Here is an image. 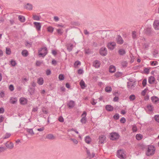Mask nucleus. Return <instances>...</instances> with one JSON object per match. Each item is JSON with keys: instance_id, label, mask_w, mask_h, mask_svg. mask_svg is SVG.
Instances as JSON below:
<instances>
[{"instance_id": "nucleus-1", "label": "nucleus", "mask_w": 159, "mask_h": 159, "mask_svg": "<svg viewBox=\"0 0 159 159\" xmlns=\"http://www.w3.org/2000/svg\"><path fill=\"white\" fill-rule=\"evenodd\" d=\"M155 149L153 146H150L148 148L146 155L148 156L153 155L155 153Z\"/></svg>"}, {"instance_id": "nucleus-2", "label": "nucleus", "mask_w": 159, "mask_h": 159, "mask_svg": "<svg viewBox=\"0 0 159 159\" xmlns=\"http://www.w3.org/2000/svg\"><path fill=\"white\" fill-rule=\"evenodd\" d=\"M39 55L42 57H45L48 53L47 48L46 47H44L40 48L38 51Z\"/></svg>"}, {"instance_id": "nucleus-3", "label": "nucleus", "mask_w": 159, "mask_h": 159, "mask_svg": "<svg viewBox=\"0 0 159 159\" xmlns=\"http://www.w3.org/2000/svg\"><path fill=\"white\" fill-rule=\"evenodd\" d=\"M125 154L124 153V151L123 150H118L117 153V156L121 159H124L125 158L124 156Z\"/></svg>"}, {"instance_id": "nucleus-4", "label": "nucleus", "mask_w": 159, "mask_h": 159, "mask_svg": "<svg viewBox=\"0 0 159 159\" xmlns=\"http://www.w3.org/2000/svg\"><path fill=\"white\" fill-rule=\"evenodd\" d=\"M119 134L113 132L111 134L110 139L112 140H115L119 138Z\"/></svg>"}, {"instance_id": "nucleus-5", "label": "nucleus", "mask_w": 159, "mask_h": 159, "mask_svg": "<svg viewBox=\"0 0 159 159\" xmlns=\"http://www.w3.org/2000/svg\"><path fill=\"white\" fill-rule=\"evenodd\" d=\"M107 50L105 47H102L100 49V54L102 56H106L107 54Z\"/></svg>"}, {"instance_id": "nucleus-6", "label": "nucleus", "mask_w": 159, "mask_h": 159, "mask_svg": "<svg viewBox=\"0 0 159 159\" xmlns=\"http://www.w3.org/2000/svg\"><path fill=\"white\" fill-rule=\"evenodd\" d=\"M116 46V43L114 42H111L109 43L107 45L108 48L111 50L114 49Z\"/></svg>"}, {"instance_id": "nucleus-7", "label": "nucleus", "mask_w": 159, "mask_h": 159, "mask_svg": "<svg viewBox=\"0 0 159 159\" xmlns=\"http://www.w3.org/2000/svg\"><path fill=\"white\" fill-rule=\"evenodd\" d=\"M87 115V113L85 111H84L81 115L82 116V119L80 121L82 124H85L86 122V116Z\"/></svg>"}, {"instance_id": "nucleus-8", "label": "nucleus", "mask_w": 159, "mask_h": 159, "mask_svg": "<svg viewBox=\"0 0 159 159\" xmlns=\"http://www.w3.org/2000/svg\"><path fill=\"white\" fill-rule=\"evenodd\" d=\"M116 41L117 44H122L124 43V40L120 35H118L116 38Z\"/></svg>"}, {"instance_id": "nucleus-9", "label": "nucleus", "mask_w": 159, "mask_h": 159, "mask_svg": "<svg viewBox=\"0 0 159 159\" xmlns=\"http://www.w3.org/2000/svg\"><path fill=\"white\" fill-rule=\"evenodd\" d=\"M135 83L131 81L127 82V87L130 89H132L135 86Z\"/></svg>"}, {"instance_id": "nucleus-10", "label": "nucleus", "mask_w": 159, "mask_h": 159, "mask_svg": "<svg viewBox=\"0 0 159 159\" xmlns=\"http://www.w3.org/2000/svg\"><path fill=\"white\" fill-rule=\"evenodd\" d=\"M99 142L101 143H103L106 141V137L104 135H101L99 137Z\"/></svg>"}, {"instance_id": "nucleus-11", "label": "nucleus", "mask_w": 159, "mask_h": 159, "mask_svg": "<svg viewBox=\"0 0 159 159\" xmlns=\"http://www.w3.org/2000/svg\"><path fill=\"white\" fill-rule=\"evenodd\" d=\"M5 145L8 148L12 149L13 148L14 144L11 142H7L5 143Z\"/></svg>"}, {"instance_id": "nucleus-12", "label": "nucleus", "mask_w": 159, "mask_h": 159, "mask_svg": "<svg viewBox=\"0 0 159 159\" xmlns=\"http://www.w3.org/2000/svg\"><path fill=\"white\" fill-rule=\"evenodd\" d=\"M34 24L37 30L39 31L40 30L41 26L40 23L35 22H34Z\"/></svg>"}, {"instance_id": "nucleus-13", "label": "nucleus", "mask_w": 159, "mask_h": 159, "mask_svg": "<svg viewBox=\"0 0 159 159\" xmlns=\"http://www.w3.org/2000/svg\"><path fill=\"white\" fill-rule=\"evenodd\" d=\"M153 26L156 30H159V21H155L153 23Z\"/></svg>"}, {"instance_id": "nucleus-14", "label": "nucleus", "mask_w": 159, "mask_h": 159, "mask_svg": "<svg viewBox=\"0 0 159 159\" xmlns=\"http://www.w3.org/2000/svg\"><path fill=\"white\" fill-rule=\"evenodd\" d=\"M24 8L29 10H31L33 9L32 5L30 3H27L24 6Z\"/></svg>"}, {"instance_id": "nucleus-15", "label": "nucleus", "mask_w": 159, "mask_h": 159, "mask_svg": "<svg viewBox=\"0 0 159 159\" xmlns=\"http://www.w3.org/2000/svg\"><path fill=\"white\" fill-rule=\"evenodd\" d=\"M105 108L107 111H111L114 109V107L110 105H107L105 107Z\"/></svg>"}, {"instance_id": "nucleus-16", "label": "nucleus", "mask_w": 159, "mask_h": 159, "mask_svg": "<svg viewBox=\"0 0 159 159\" xmlns=\"http://www.w3.org/2000/svg\"><path fill=\"white\" fill-rule=\"evenodd\" d=\"M20 102L21 104L25 105L27 103V100L24 98H21L20 99Z\"/></svg>"}, {"instance_id": "nucleus-17", "label": "nucleus", "mask_w": 159, "mask_h": 159, "mask_svg": "<svg viewBox=\"0 0 159 159\" xmlns=\"http://www.w3.org/2000/svg\"><path fill=\"white\" fill-rule=\"evenodd\" d=\"M100 62L98 60H96L93 62V66L96 68H98L100 66Z\"/></svg>"}, {"instance_id": "nucleus-18", "label": "nucleus", "mask_w": 159, "mask_h": 159, "mask_svg": "<svg viewBox=\"0 0 159 159\" xmlns=\"http://www.w3.org/2000/svg\"><path fill=\"white\" fill-rule=\"evenodd\" d=\"M152 32V29L150 28H148L144 30V33L147 35H150Z\"/></svg>"}, {"instance_id": "nucleus-19", "label": "nucleus", "mask_w": 159, "mask_h": 159, "mask_svg": "<svg viewBox=\"0 0 159 159\" xmlns=\"http://www.w3.org/2000/svg\"><path fill=\"white\" fill-rule=\"evenodd\" d=\"M116 67L113 65H111L109 69V72L111 73H114L116 71Z\"/></svg>"}, {"instance_id": "nucleus-20", "label": "nucleus", "mask_w": 159, "mask_h": 159, "mask_svg": "<svg viewBox=\"0 0 159 159\" xmlns=\"http://www.w3.org/2000/svg\"><path fill=\"white\" fill-rule=\"evenodd\" d=\"M155 81V78L153 76H151L148 78V81L149 83L150 84L153 83Z\"/></svg>"}, {"instance_id": "nucleus-21", "label": "nucleus", "mask_w": 159, "mask_h": 159, "mask_svg": "<svg viewBox=\"0 0 159 159\" xmlns=\"http://www.w3.org/2000/svg\"><path fill=\"white\" fill-rule=\"evenodd\" d=\"M152 101L155 103H157L159 101V98L156 96H153L151 98Z\"/></svg>"}, {"instance_id": "nucleus-22", "label": "nucleus", "mask_w": 159, "mask_h": 159, "mask_svg": "<svg viewBox=\"0 0 159 159\" xmlns=\"http://www.w3.org/2000/svg\"><path fill=\"white\" fill-rule=\"evenodd\" d=\"M75 105V102L73 101H70L67 104V106L70 108H73Z\"/></svg>"}, {"instance_id": "nucleus-23", "label": "nucleus", "mask_w": 159, "mask_h": 159, "mask_svg": "<svg viewBox=\"0 0 159 159\" xmlns=\"http://www.w3.org/2000/svg\"><path fill=\"white\" fill-rule=\"evenodd\" d=\"M67 47L68 50L69 52H70L73 49V45L71 43L68 44L67 45Z\"/></svg>"}, {"instance_id": "nucleus-24", "label": "nucleus", "mask_w": 159, "mask_h": 159, "mask_svg": "<svg viewBox=\"0 0 159 159\" xmlns=\"http://www.w3.org/2000/svg\"><path fill=\"white\" fill-rule=\"evenodd\" d=\"M43 79L42 77H40L37 80V83L39 85H42L43 83Z\"/></svg>"}, {"instance_id": "nucleus-25", "label": "nucleus", "mask_w": 159, "mask_h": 159, "mask_svg": "<svg viewBox=\"0 0 159 159\" xmlns=\"http://www.w3.org/2000/svg\"><path fill=\"white\" fill-rule=\"evenodd\" d=\"M118 53L120 55H123L126 53L125 51L122 49H120L118 51Z\"/></svg>"}, {"instance_id": "nucleus-26", "label": "nucleus", "mask_w": 159, "mask_h": 159, "mask_svg": "<svg viewBox=\"0 0 159 159\" xmlns=\"http://www.w3.org/2000/svg\"><path fill=\"white\" fill-rule=\"evenodd\" d=\"M17 101V98H11L10 99V102L12 104H15Z\"/></svg>"}, {"instance_id": "nucleus-27", "label": "nucleus", "mask_w": 159, "mask_h": 159, "mask_svg": "<svg viewBox=\"0 0 159 159\" xmlns=\"http://www.w3.org/2000/svg\"><path fill=\"white\" fill-rule=\"evenodd\" d=\"M80 85L82 89H84L86 87L85 83L83 80L80 81Z\"/></svg>"}, {"instance_id": "nucleus-28", "label": "nucleus", "mask_w": 159, "mask_h": 159, "mask_svg": "<svg viewBox=\"0 0 159 159\" xmlns=\"http://www.w3.org/2000/svg\"><path fill=\"white\" fill-rule=\"evenodd\" d=\"M146 108L149 111H152L153 110V107L151 105L148 104L147 105Z\"/></svg>"}, {"instance_id": "nucleus-29", "label": "nucleus", "mask_w": 159, "mask_h": 159, "mask_svg": "<svg viewBox=\"0 0 159 159\" xmlns=\"http://www.w3.org/2000/svg\"><path fill=\"white\" fill-rule=\"evenodd\" d=\"M26 130L28 133H29L31 135H33L34 134V133L32 129L26 128Z\"/></svg>"}, {"instance_id": "nucleus-30", "label": "nucleus", "mask_w": 159, "mask_h": 159, "mask_svg": "<svg viewBox=\"0 0 159 159\" xmlns=\"http://www.w3.org/2000/svg\"><path fill=\"white\" fill-rule=\"evenodd\" d=\"M18 19L20 21L22 22H24L25 20V17L24 16L21 15L19 16Z\"/></svg>"}, {"instance_id": "nucleus-31", "label": "nucleus", "mask_w": 159, "mask_h": 159, "mask_svg": "<svg viewBox=\"0 0 159 159\" xmlns=\"http://www.w3.org/2000/svg\"><path fill=\"white\" fill-rule=\"evenodd\" d=\"M22 55L25 57H27L28 55V52L27 50H23L21 52Z\"/></svg>"}, {"instance_id": "nucleus-32", "label": "nucleus", "mask_w": 159, "mask_h": 159, "mask_svg": "<svg viewBox=\"0 0 159 159\" xmlns=\"http://www.w3.org/2000/svg\"><path fill=\"white\" fill-rule=\"evenodd\" d=\"M91 139L89 136H86L85 138V142L88 144H89L91 141Z\"/></svg>"}, {"instance_id": "nucleus-33", "label": "nucleus", "mask_w": 159, "mask_h": 159, "mask_svg": "<svg viewBox=\"0 0 159 159\" xmlns=\"http://www.w3.org/2000/svg\"><path fill=\"white\" fill-rule=\"evenodd\" d=\"M121 64L123 67L127 66L128 62L126 61H123L121 62Z\"/></svg>"}, {"instance_id": "nucleus-34", "label": "nucleus", "mask_w": 159, "mask_h": 159, "mask_svg": "<svg viewBox=\"0 0 159 159\" xmlns=\"http://www.w3.org/2000/svg\"><path fill=\"white\" fill-rule=\"evenodd\" d=\"M105 90L106 92L110 93L112 91V88L111 87L107 86L105 88Z\"/></svg>"}, {"instance_id": "nucleus-35", "label": "nucleus", "mask_w": 159, "mask_h": 159, "mask_svg": "<svg viewBox=\"0 0 159 159\" xmlns=\"http://www.w3.org/2000/svg\"><path fill=\"white\" fill-rule=\"evenodd\" d=\"M122 72H116L115 74V76L116 77V78H118L119 77H120L122 76Z\"/></svg>"}, {"instance_id": "nucleus-36", "label": "nucleus", "mask_w": 159, "mask_h": 159, "mask_svg": "<svg viewBox=\"0 0 159 159\" xmlns=\"http://www.w3.org/2000/svg\"><path fill=\"white\" fill-rule=\"evenodd\" d=\"M136 139L138 140H140L143 138V136L140 134H137L136 136Z\"/></svg>"}, {"instance_id": "nucleus-37", "label": "nucleus", "mask_w": 159, "mask_h": 159, "mask_svg": "<svg viewBox=\"0 0 159 159\" xmlns=\"http://www.w3.org/2000/svg\"><path fill=\"white\" fill-rule=\"evenodd\" d=\"M46 138L49 139H52L54 138V136L52 134H48L46 136Z\"/></svg>"}, {"instance_id": "nucleus-38", "label": "nucleus", "mask_w": 159, "mask_h": 159, "mask_svg": "<svg viewBox=\"0 0 159 159\" xmlns=\"http://www.w3.org/2000/svg\"><path fill=\"white\" fill-rule=\"evenodd\" d=\"M42 110L43 113L44 114H47L48 113V110H46V108L44 107L42 108Z\"/></svg>"}, {"instance_id": "nucleus-39", "label": "nucleus", "mask_w": 159, "mask_h": 159, "mask_svg": "<svg viewBox=\"0 0 159 159\" xmlns=\"http://www.w3.org/2000/svg\"><path fill=\"white\" fill-rule=\"evenodd\" d=\"M11 53V49L10 48H6V53L7 54L10 55Z\"/></svg>"}, {"instance_id": "nucleus-40", "label": "nucleus", "mask_w": 159, "mask_h": 159, "mask_svg": "<svg viewBox=\"0 0 159 159\" xmlns=\"http://www.w3.org/2000/svg\"><path fill=\"white\" fill-rule=\"evenodd\" d=\"M80 64L81 62L80 61H76L74 64V66L75 68H76L77 67L78 65H80Z\"/></svg>"}, {"instance_id": "nucleus-41", "label": "nucleus", "mask_w": 159, "mask_h": 159, "mask_svg": "<svg viewBox=\"0 0 159 159\" xmlns=\"http://www.w3.org/2000/svg\"><path fill=\"white\" fill-rule=\"evenodd\" d=\"M33 18L34 20H40L39 16L35 15H33Z\"/></svg>"}, {"instance_id": "nucleus-42", "label": "nucleus", "mask_w": 159, "mask_h": 159, "mask_svg": "<svg viewBox=\"0 0 159 159\" xmlns=\"http://www.w3.org/2000/svg\"><path fill=\"white\" fill-rule=\"evenodd\" d=\"M135 98V96L134 95L132 94L129 97V99L131 101L134 100Z\"/></svg>"}, {"instance_id": "nucleus-43", "label": "nucleus", "mask_w": 159, "mask_h": 159, "mask_svg": "<svg viewBox=\"0 0 159 159\" xmlns=\"http://www.w3.org/2000/svg\"><path fill=\"white\" fill-rule=\"evenodd\" d=\"M59 79L60 80H64V77L63 75L60 74L59 75Z\"/></svg>"}, {"instance_id": "nucleus-44", "label": "nucleus", "mask_w": 159, "mask_h": 159, "mask_svg": "<svg viewBox=\"0 0 159 159\" xmlns=\"http://www.w3.org/2000/svg\"><path fill=\"white\" fill-rule=\"evenodd\" d=\"M70 140L72 141L75 144H77L78 143V141L75 139L70 138Z\"/></svg>"}, {"instance_id": "nucleus-45", "label": "nucleus", "mask_w": 159, "mask_h": 159, "mask_svg": "<svg viewBox=\"0 0 159 159\" xmlns=\"http://www.w3.org/2000/svg\"><path fill=\"white\" fill-rule=\"evenodd\" d=\"M10 62L12 66H16V63L15 61L14 60H11Z\"/></svg>"}, {"instance_id": "nucleus-46", "label": "nucleus", "mask_w": 159, "mask_h": 159, "mask_svg": "<svg viewBox=\"0 0 159 159\" xmlns=\"http://www.w3.org/2000/svg\"><path fill=\"white\" fill-rule=\"evenodd\" d=\"M132 37L133 39H135L136 38V32L133 31L132 33Z\"/></svg>"}, {"instance_id": "nucleus-47", "label": "nucleus", "mask_w": 159, "mask_h": 159, "mask_svg": "<svg viewBox=\"0 0 159 159\" xmlns=\"http://www.w3.org/2000/svg\"><path fill=\"white\" fill-rule=\"evenodd\" d=\"M147 79H143V80L142 84L143 87H144L147 84Z\"/></svg>"}, {"instance_id": "nucleus-48", "label": "nucleus", "mask_w": 159, "mask_h": 159, "mask_svg": "<svg viewBox=\"0 0 159 159\" xmlns=\"http://www.w3.org/2000/svg\"><path fill=\"white\" fill-rule=\"evenodd\" d=\"M113 118L116 120H118L119 118V114L116 113L113 116Z\"/></svg>"}, {"instance_id": "nucleus-49", "label": "nucleus", "mask_w": 159, "mask_h": 159, "mask_svg": "<svg viewBox=\"0 0 159 159\" xmlns=\"http://www.w3.org/2000/svg\"><path fill=\"white\" fill-rule=\"evenodd\" d=\"M154 118L156 121L159 122V115H156L155 116Z\"/></svg>"}, {"instance_id": "nucleus-50", "label": "nucleus", "mask_w": 159, "mask_h": 159, "mask_svg": "<svg viewBox=\"0 0 159 159\" xmlns=\"http://www.w3.org/2000/svg\"><path fill=\"white\" fill-rule=\"evenodd\" d=\"M53 28L52 27H49L48 28V31L51 33L53 32Z\"/></svg>"}, {"instance_id": "nucleus-51", "label": "nucleus", "mask_w": 159, "mask_h": 159, "mask_svg": "<svg viewBox=\"0 0 159 159\" xmlns=\"http://www.w3.org/2000/svg\"><path fill=\"white\" fill-rule=\"evenodd\" d=\"M120 121L121 123H124L126 122V119L124 117H123L120 120Z\"/></svg>"}, {"instance_id": "nucleus-52", "label": "nucleus", "mask_w": 159, "mask_h": 159, "mask_svg": "<svg viewBox=\"0 0 159 159\" xmlns=\"http://www.w3.org/2000/svg\"><path fill=\"white\" fill-rule=\"evenodd\" d=\"M11 135V134H10L7 133L6 135L5 136L3 137V139H7Z\"/></svg>"}, {"instance_id": "nucleus-53", "label": "nucleus", "mask_w": 159, "mask_h": 159, "mask_svg": "<svg viewBox=\"0 0 159 159\" xmlns=\"http://www.w3.org/2000/svg\"><path fill=\"white\" fill-rule=\"evenodd\" d=\"M87 153L88 157L90 158H91V154L90 151L88 150H87Z\"/></svg>"}, {"instance_id": "nucleus-54", "label": "nucleus", "mask_w": 159, "mask_h": 159, "mask_svg": "<svg viewBox=\"0 0 159 159\" xmlns=\"http://www.w3.org/2000/svg\"><path fill=\"white\" fill-rule=\"evenodd\" d=\"M9 89L11 91H12L14 89V87L13 85L11 84L9 86Z\"/></svg>"}, {"instance_id": "nucleus-55", "label": "nucleus", "mask_w": 159, "mask_h": 159, "mask_svg": "<svg viewBox=\"0 0 159 159\" xmlns=\"http://www.w3.org/2000/svg\"><path fill=\"white\" fill-rule=\"evenodd\" d=\"M144 71L147 74H148L149 73V69L148 68H145L144 69Z\"/></svg>"}, {"instance_id": "nucleus-56", "label": "nucleus", "mask_w": 159, "mask_h": 159, "mask_svg": "<svg viewBox=\"0 0 159 159\" xmlns=\"http://www.w3.org/2000/svg\"><path fill=\"white\" fill-rule=\"evenodd\" d=\"M58 120L59 121L61 122H62L64 121V119L62 117V116H60L58 118Z\"/></svg>"}, {"instance_id": "nucleus-57", "label": "nucleus", "mask_w": 159, "mask_h": 159, "mask_svg": "<svg viewBox=\"0 0 159 159\" xmlns=\"http://www.w3.org/2000/svg\"><path fill=\"white\" fill-rule=\"evenodd\" d=\"M78 73L79 74H82L83 73V70L81 69H80L78 70Z\"/></svg>"}, {"instance_id": "nucleus-58", "label": "nucleus", "mask_w": 159, "mask_h": 159, "mask_svg": "<svg viewBox=\"0 0 159 159\" xmlns=\"http://www.w3.org/2000/svg\"><path fill=\"white\" fill-rule=\"evenodd\" d=\"M137 130V128L136 126H134L132 127V130L133 132H136Z\"/></svg>"}, {"instance_id": "nucleus-59", "label": "nucleus", "mask_w": 159, "mask_h": 159, "mask_svg": "<svg viewBox=\"0 0 159 159\" xmlns=\"http://www.w3.org/2000/svg\"><path fill=\"white\" fill-rule=\"evenodd\" d=\"M51 74V71L50 69H48L46 71V74L47 75H49Z\"/></svg>"}, {"instance_id": "nucleus-60", "label": "nucleus", "mask_w": 159, "mask_h": 159, "mask_svg": "<svg viewBox=\"0 0 159 159\" xmlns=\"http://www.w3.org/2000/svg\"><path fill=\"white\" fill-rule=\"evenodd\" d=\"M45 129L44 127H42L40 128H39L37 129V130L39 131H42Z\"/></svg>"}, {"instance_id": "nucleus-61", "label": "nucleus", "mask_w": 159, "mask_h": 159, "mask_svg": "<svg viewBox=\"0 0 159 159\" xmlns=\"http://www.w3.org/2000/svg\"><path fill=\"white\" fill-rule=\"evenodd\" d=\"M6 149V148L4 147H0V152H2L5 151Z\"/></svg>"}, {"instance_id": "nucleus-62", "label": "nucleus", "mask_w": 159, "mask_h": 159, "mask_svg": "<svg viewBox=\"0 0 159 159\" xmlns=\"http://www.w3.org/2000/svg\"><path fill=\"white\" fill-rule=\"evenodd\" d=\"M57 33L60 34H61L63 32L61 31V30L60 29H57Z\"/></svg>"}, {"instance_id": "nucleus-63", "label": "nucleus", "mask_w": 159, "mask_h": 159, "mask_svg": "<svg viewBox=\"0 0 159 159\" xmlns=\"http://www.w3.org/2000/svg\"><path fill=\"white\" fill-rule=\"evenodd\" d=\"M52 54L54 56H55L57 54V52L55 50H53L52 51Z\"/></svg>"}, {"instance_id": "nucleus-64", "label": "nucleus", "mask_w": 159, "mask_h": 159, "mask_svg": "<svg viewBox=\"0 0 159 159\" xmlns=\"http://www.w3.org/2000/svg\"><path fill=\"white\" fill-rule=\"evenodd\" d=\"M59 20V17L57 16H55L54 17V20L56 21H58Z\"/></svg>"}]
</instances>
